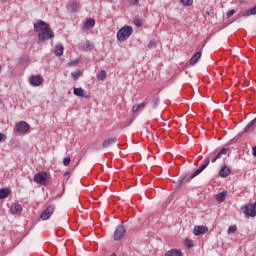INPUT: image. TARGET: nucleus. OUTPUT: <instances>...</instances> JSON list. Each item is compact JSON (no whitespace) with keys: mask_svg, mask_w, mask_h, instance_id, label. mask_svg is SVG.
I'll return each instance as SVG.
<instances>
[{"mask_svg":"<svg viewBox=\"0 0 256 256\" xmlns=\"http://www.w3.org/2000/svg\"><path fill=\"white\" fill-rule=\"evenodd\" d=\"M69 175H70V172H69V171H67V172L64 173V177H69Z\"/></svg>","mask_w":256,"mask_h":256,"instance_id":"obj_42","label":"nucleus"},{"mask_svg":"<svg viewBox=\"0 0 256 256\" xmlns=\"http://www.w3.org/2000/svg\"><path fill=\"white\" fill-rule=\"evenodd\" d=\"M125 233H127L125 226H123V224L118 225L114 232V241H121V239H123L125 236Z\"/></svg>","mask_w":256,"mask_h":256,"instance_id":"obj_5","label":"nucleus"},{"mask_svg":"<svg viewBox=\"0 0 256 256\" xmlns=\"http://www.w3.org/2000/svg\"><path fill=\"white\" fill-rule=\"evenodd\" d=\"M226 198H227V191L220 192L216 195V200L219 203H223V201H225Z\"/></svg>","mask_w":256,"mask_h":256,"instance_id":"obj_20","label":"nucleus"},{"mask_svg":"<svg viewBox=\"0 0 256 256\" xmlns=\"http://www.w3.org/2000/svg\"><path fill=\"white\" fill-rule=\"evenodd\" d=\"M83 75V72H81V70H76L75 72L71 73V76L73 77L74 81H77V79H79V77H81Z\"/></svg>","mask_w":256,"mask_h":256,"instance_id":"obj_23","label":"nucleus"},{"mask_svg":"<svg viewBox=\"0 0 256 256\" xmlns=\"http://www.w3.org/2000/svg\"><path fill=\"white\" fill-rule=\"evenodd\" d=\"M0 71H1V66H0Z\"/></svg>","mask_w":256,"mask_h":256,"instance_id":"obj_46","label":"nucleus"},{"mask_svg":"<svg viewBox=\"0 0 256 256\" xmlns=\"http://www.w3.org/2000/svg\"><path fill=\"white\" fill-rule=\"evenodd\" d=\"M145 108V103L138 104L136 106H133L132 111L133 113H137L140 109Z\"/></svg>","mask_w":256,"mask_h":256,"instance_id":"obj_25","label":"nucleus"},{"mask_svg":"<svg viewBox=\"0 0 256 256\" xmlns=\"http://www.w3.org/2000/svg\"><path fill=\"white\" fill-rule=\"evenodd\" d=\"M136 25H139V22H136Z\"/></svg>","mask_w":256,"mask_h":256,"instance_id":"obj_44","label":"nucleus"},{"mask_svg":"<svg viewBox=\"0 0 256 256\" xmlns=\"http://www.w3.org/2000/svg\"><path fill=\"white\" fill-rule=\"evenodd\" d=\"M207 231H209V228H207L206 226H195L193 233L194 235L199 236V235H205Z\"/></svg>","mask_w":256,"mask_h":256,"instance_id":"obj_10","label":"nucleus"},{"mask_svg":"<svg viewBox=\"0 0 256 256\" xmlns=\"http://www.w3.org/2000/svg\"><path fill=\"white\" fill-rule=\"evenodd\" d=\"M117 143V137H114V138H109L107 140H105L102 144V147L104 149H107V147H111V145Z\"/></svg>","mask_w":256,"mask_h":256,"instance_id":"obj_14","label":"nucleus"},{"mask_svg":"<svg viewBox=\"0 0 256 256\" xmlns=\"http://www.w3.org/2000/svg\"><path fill=\"white\" fill-rule=\"evenodd\" d=\"M236 13H237V11H235V9H232L229 12H227L226 16L229 19V18L233 17V15Z\"/></svg>","mask_w":256,"mask_h":256,"instance_id":"obj_32","label":"nucleus"},{"mask_svg":"<svg viewBox=\"0 0 256 256\" xmlns=\"http://www.w3.org/2000/svg\"><path fill=\"white\" fill-rule=\"evenodd\" d=\"M185 179H187V174H183L182 176H180L178 179V185H181V183H183Z\"/></svg>","mask_w":256,"mask_h":256,"instance_id":"obj_31","label":"nucleus"},{"mask_svg":"<svg viewBox=\"0 0 256 256\" xmlns=\"http://www.w3.org/2000/svg\"><path fill=\"white\" fill-rule=\"evenodd\" d=\"M70 9H71L72 13H77V11H79V5H77V3H75V2H71Z\"/></svg>","mask_w":256,"mask_h":256,"instance_id":"obj_24","label":"nucleus"},{"mask_svg":"<svg viewBox=\"0 0 256 256\" xmlns=\"http://www.w3.org/2000/svg\"><path fill=\"white\" fill-rule=\"evenodd\" d=\"M227 151H229V149L223 148V149L220 151V153H221L222 155H227Z\"/></svg>","mask_w":256,"mask_h":256,"instance_id":"obj_37","label":"nucleus"},{"mask_svg":"<svg viewBox=\"0 0 256 256\" xmlns=\"http://www.w3.org/2000/svg\"><path fill=\"white\" fill-rule=\"evenodd\" d=\"M106 77H107V72L105 70H101L97 75L98 81H105Z\"/></svg>","mask_w":256,"mask_h":256,"instance_id":"obj_21","label":"nucleus"},{"mask_svg":"<svg viewBox=\"0 0 256 256\" xmlns=\"http://www.w3.org/2000/svg\"><path fill=\"white\" fill-rule=\"evenodd\" d=\"M11 195V189L9 188H1L0 189V199H7Z\"/></svg>","mask_w":256,"mask_h":256,"instance_id":"obj_16","label":"nucleus"},{"mask_svg":"<svg viewBox=\"0 0 256 256\" xmlns=\"http://www.w3.org/2000/svg\"><path fill=\"white\" fill-rule=\"evenodd\" d=\"M73 93L76 97H84V99H89V96L85 95V90H83V88H74Z\"/></svg>","mask_w":256,"mask_h":256,"instance_id":"obj_11","label":"nucleus"},{"mask_svg":"<svg viewBox=\"0 0 256 256\" xmlns=\"http://www.w3.org/2000/svg\"><path fill=\"white\" fill-rule=\"evenodd\" d=\"M221 157H223V154H221V152H218L216 155V159H221Z\"/></svg>","mask_w":256,"mask_h":256,"instance_id":"obj_41","label":"nucleus"},{"mask_svg":"<svg viewBox=\"0 0 256 256\" xmlns=\"http://www.w3.org/2000/svg\"><path fill=\"white\" fill-rule=\"evenodd\" d=\"M70 163H71V158H70V157H65V158L63 159V165H64V167L69 166Z\"/></svg>","mask_w":256,"mask_h":256,"instance_id":"obj_29","label":"nucleus"},{"mask_svg":"<svg viewBox=\"0 0 256 256\" xmlns=\"http://www.w3.org/2000/svg\"><path fill=\"white\" fill-rule=\"evenodd\" d=\"M180 2L184 7H191V5H193V0H180Z\"/></svg>","mask_w":256,"mask_h":256,"instance_id":"obj_26","label":"nucleus"},{"mask_svg":"<svg viewBox=\"0 0 256 256\" xmlns=\"http://www.w3.org/2000/svg\"><path fill=\"white\" fill-rule=\"evenodd\" d=\"M185 245L188 247V249H191V247H193V240L186 239Z\"/></svg>","mask_w":256,"mask_h":256,"instance_id":"obj_30","label":"nucleus"},{"mask_svg":"<svg viewBox=\"0 0 256 256\" xmlns=\"http://www.w3.org/2000/svg\"><path fill=\"white\" fill-rule=\"evenodd\" d=\"M130 35H133V27L131 26H123L117 32V39L120 43H123L129 39Z\"/></svg>","mask_w":256,"mask_h":256,"instance_id":"obj_2","label":"nucleus"},{"mask_svg":"<svg viewBox=\"0 0 256 256\" xmlns=\"http://www.w3.org/2000/svg\"><path fill=\"white\" fill-rule=\"evenodd\" d=\"M49 174L42 171L34 175L33 181L38 183V185H49Z\"/></svg>","mask_w":256,"mask_h":256,"instance_id":"obj_3","label":"nucleus"},{"mask_svg":"<svg viewBox=\"0 0 256 256\" xmlns=\"http://www.w3.org/2000/svg\"><path fill=\"white\" fill-rule=\"evenodd\" d=\"M205 169H207L206 165L202 164V165L190 176V179H195V177H197L198 175H201V173H203V171H205Z\"/></svg>","mask_w":256,"mask_h":256,"instance_id":"obj_17","label":"nucleus"},{"mask_svg":"<svg viewBox=\"0 0 256 256\" xmlns=\"http://www.w3.org/2000/svg\"><path fill=\"white\" fill-rule=\"evenodd\" d=\"M15 129L17 133L20 135H25L26 133L29 132V129H31V126L25 121H20L15 125Z\"/></svg>","mask_w":256,"mask_h":256,"instance_id":"obj_4","label":"nucleus"},{"mask_svg":"<svg viewBox=\"0 0 256 256\" xmlns=\"http://www.w3.org/2000/svg\"><path fill=\"white\" fill-rule=\"evenodd\" d=\"M33 27L34 31L38 33V40L42 43H45V41H49V39H53L55 37V32H53L49 24L43 20H37L33 24Z\"/></svg>","mask_w":256,"mask_h":256,"instance_id":"obj_1","label":"nucleus"},{"mask_svg":"<svg viewBox=\"0 0 256 256\" xmlns=\"http://www.w3.org/2000/svg\"><path fill=\"white\" fill-rule=\"evenodd\" d=\"M82 47L84 51H93V44L90 41H87Z\"/></svg>","mask_w":256,"mask_h":256,"instance_id":"obj_22","label":"nucleus"},{"mask_svg":"<svg viewBox=\"0 0 256 256\" xmlns=\"http://www.w3.org/2000/svg\"><path fill=\"white\" fill-rule=\"evenodd\" d=\"M209 163H211V160L209 158H206L203 165H206V167H209Z\"/></svg>","mask_w":256,"mask_h":256,"instance_id":"obj_36","label":"nucleus"},{"mask_svg":"<svg viewBox=\"0 0 256 256\" xmlns=\"http://www.w3.org/2000/svg\"><path fill=\"white\" fill-rule=\"evenodd\" d=\"M12 215H21L23 212V207L19 203H13L10 207Z\"/></svg>","mask_w":256,"mask_h":256,"instance_id":"obj_9","label":"nucleus"},{"mask_svg":"<svg viewBox=\"0 0 256 256\" xmlns=\"http://www.w3.org/2000/svg\"><path fill=\"white\" fill-rule=\"evenodd\" d=\"M157 107H159V98L158 97L153 101V109H157Z\"/></svg>","mask_w":256,"mask_h":256,"instance_id":"obj_33","label":"nucleus"},{"mask_svg":"<svg viewBox=\"0 0 256 256\" xmlns=\"http://www.w3.org/2000/svg\"><path fill=\"white\" fill-rule=\"evenodd\" d=\"M136 25H139V22H136Z\"/></svg>","mask_w":256,"mask_h":256,"instance_id":"obj_45","label":"nucleus"},{"mask_svg":"<svg viewBox=\"0 0 256 256\" xmlns=\"http://www.w3.org/2000/svg\"><path fill=\"white\" fill-rule=\"evenodd\" d=\"M131 123H133V120H127L126 124L121 128L125 129V127H129V125H131Z\"/></svg>","mask_w":256,"mask_h":256,"instance_id":"obj_34","label":"nucleus"},{"mask_svg":"<svg viewBox=\"0 0 256 256\" xmlns=\"http://www.w3.org/2000/svg\"><path fill=\"white\" fill-rule=\"evenodd\" d=\"M201 55V52H196L189 61L190 65H197V63H199V59H201Z\"/></svg>","mask_w":256,"mask_h":256,"instance_id":"obj_13","label":"nucleus"},{"mask_svg":"<svg viewBox=\"0 0 256 256\" xmlns=\"http://www.w3.org/2000/svg\"><path fill=\"white\" fill-rule=\"evenodd\" d=\"M7 139V137L5 136V134L0 133V143L1 141H5Z\"/></svg>","mask_w":256,"mask_h":256,"instance_id":"obj_35","label":"nucleus"},{"mask_svg":"<svg viewBox=\"0 0 256 256\" xmlns=\"http://www.w3.org/2000/svg\"><path fill=\"white\" fill-rule=\"evenodd\" d=\"M252 154H253L254 157H256V146H254V147L252 148Z\"/></svg>","mask_w":256,"mask_h":256,"instance_id":"obj_40","label":"nucleus"},{"mask_svg":"<svg viewBox=\"0 0 256 256\" xmlns=\"http://www.w3.org/2000/svg\"><path fill=\"white\" fill-rule=\"evenodd\" d=\"M165 256H183V252L178 249H171L165 253Z\"/></svg>","mask_w":256,"mask_h":256,"instance_id":"obj_19","label":"nucleus"},{"mask_svg":"<svg viewBox=\"0 0 256 256\" xmlns=\"http://www.w3.org/2000/svg\"><path fill=\"white\" fill-rule=\"evenodd\" d=\"M244 213L248 217H256V202L245 206Z\"/></svg>","mask_w":256,"mask_h":256,"instance_id":"obj_7","label":"nucleus"},{"mask_svg":"<svg viewBox=\"0 0 256 256\" xmlns=\"http://www.w3.org/2000/svg\"><path fill=\"white\" fill-rule=\"evenodd\" d=\"M229 175H231V169L227 166H223L219 171V176L225 178L229 177Z\"/></svg>","mask_w":256,"mask_h":256,"instance_id":"obj_12","label":"nucleus"},{"mask_svg":"<svg viewBox=\"0 0 256 256\" xmlns=\"http://www.w3.org/2000/svg\"><path fill=\"white\" fill-rule=\"evenodd\" d=\"M54 212L55 206L50 205L42 212L40 219H42V221H47V219H51V215H53Z\"/></svg>","mask_w":256,"mask_h":256,"instance_id":"obj_6","label":"nucleus"},{"mask_svg":"<svg viewBox=\"0 0 256 256\" xmlns=\"http://www.w3.org/2000/svg\"><path fill=\"white\" fill-rule=\"evenodd\" d=\"M63 51H65V48L62 44H57L54 49V53L56 57H61L63 55Z\"/></svg>","mask_w":256,"mask_h":256,"instance_id":"obj_15","label":"nucleus"},{"mask_svg":"<svg viewBox=\"0 0 256 256\" xmlns=\"http://www.w3.org/2000/svg\"><path fill=\"white\" fill-rule=\"evenodd\" d=\"M217 161L216 157L212 159V163H215Z\"/></svg>","mask_w":256,"mask_h":256,"instance_id":"obj_43","label":"nucleus"},{"mask_svg":"<svg viewBox=\"0 0 256 256\" xmlns=\"http://www.w3.org/2000/svg\"><path fill=\"white\" fill-rule=\"evenodd\" d=\"M78 62H79L78 60H75V61L69 62L68 65L72 67L73 65H77Z\"/></svg>","mask_w":256,"mask_h":256,"instance_id":"obj_38","label":"nucleus"},{"mask_svg":"<svg viewBox=\"0 0 256 256\" xmlns=\"http://www.w3.org/2000/svg\"><path fill=\"white\" fill-rule=\"evenodd\" d=\"M130 3H132V5H137L139 3V0H130Z\"/></svg>","mask_w":256,"mask_h":256,"instance_id":"obj_39","label":"nucleus"},{"mask_svg":"<svg viewBox=\"0 0 256 256\" xmlns=\"http://www.w3.org/2000/svg\"><path fill=\"white\" fill-rule=\"evenodd\" d=\"M155 47H157V43L155 42V40H150V42L148 43V49H155Z\"/></svg>","mask_w":256,"mask_h":256,"instance_id":"obj_28","label":"nucleus"},{"mask_svg":"<svg viewBox=\"0 0 256 256\" xmlns=\"http://www.w3.org/2000/svg\"><path fill=\"white\" fill-rule=\"evenodd\" d=\"M95 27V19L90 18L85 21L83 29H93Z\"/></svg>","mask_w":256,"mask_h":256,"instance_id":"obj_18","label":"nucleus"},{"mask_svg":"<svg viewBox=\"0 0 256 256\" xmlns=\"http://www.w3.org/2000/svg\"><path fill=\"white\" fill-rule=\"evenodd\" d=\"M227 233H228L229 235H231V234H233V233H237V226H236V225L230 226V227L228 228Z\"/></svg>","mask_w":256,"mask_h":256,"instance_id":"obj_27","label":"nucleus"},{"mask_svg":"<svg viewBox=\"0 0 256 256\" xmlns=\"http://www.w3.org/2000/svg\"><path fill=\"white\" fill-rule=\"evenodd\" d=\"M29 83L32 87H39L43 83V77L41 75L30 76Z\"/></svg>","mask_w":256,"mask_h":256,"instance_id":"obj_8","label":"nucleus"}]
</instances>
